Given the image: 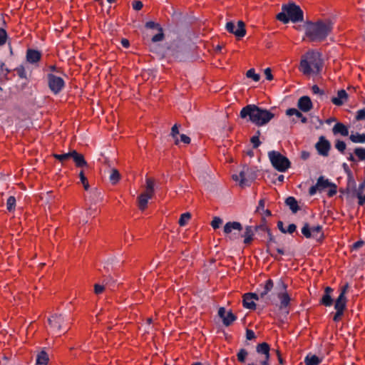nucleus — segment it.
Instances as JSON below:
<instances>
[{
	"label": "nucleus",
	"instance_id": "nucleus-1",
	"mask_svg": "<svg viewBox=\"0 0 365 365\" xmlns=\"http://www.w3.org/2000/svg\"><path fill=\"white\" fill-rule=\"evenodd\" d=\"M305 36L312 42L324 41L331 34L333 24L329 19L319 20L315 22L307 21L304 24Z\"/></svg>",
	"mask_w": 365,
	"mask_h": 365
},
{
	"label": "nucleus",
	"instance_id": "nucleus-2",
	"mask_svg": "<svg viewBox=\"0 0 365 365\" xmlns=\"http://www.w3.org/2000/svg\"><path fill=\"white\" fill-rule=\"evenodd\" d=\"M225 237L233 242H242L245 245H250L254 240V230L252 226H247L243 230L242 224L239 222H228L223 228Z\"/></svg>",
	"mask_w": 365,
	"mask_h": 365
},
{
	"label": "nucleus",
	"instance_id": "nucleus-3",
	"mask_svg": "<svg viewBox=\"0 0 365 365\" xmlns=\"http://www.w3.org/2000/svg\"><path fill=\"white\" fill-rule=\"evenodd\" d=\"M242 118H249V120L257 126H262L268 123L274 116V114L267 109H263L255 104H249L243 107L240 113Z\"/></svg>",
	"mask_w": 365,
	"mask_h": 365
},
{
	"label": "nucleus",
	"instance_id": "nucleus-4",
	"mask_svg": "<svg viewBox=\"0 0 365 365\" xmlns=\"http://www.w3.org/2000/svg\"><path fill=\"white\" fill-rule=\"evenodd\" d=\"M323 59L319 52L308 51L302 56L299 70L304 75L319 74L323 68Z\"/></svg>",
	"mask_w": 365,
	"mask_h": 365
},
{
	"label": "nucleus",
	"instance_id": "nucleus-5",
	"mask_svg": "<svg viewBox=\"0 0 365 365\" xmlns=\"http://www.w3.org/2000/svg\"><path fill=\"white\" fill-rule=\"evenodd\" d=\"M277 19L283 24L298 23L304 21V12L299 6L294 2H289L282 6V11L277 16Z\"/></svg>",
	"mask_w": 365,
	"mask_h": 365
},
{
	"label": "nucleus",
	"instance_id": "nucleus-6",
	"mask_svg": "<svg viewBox=\"0 0 365 365\" xmlns=\"http://www.w3.org/2000/svg\"><path fill=\"white\" fill-rule=\"evenodd\" d=\"M274 292L279 300V310L287 317L289 314V307L291 302V297L287 292V284L282 279H279L277 282Z\"/></svg>",
	"mask_w": 365,
	"mask_h": 365
},
{
	"label": "nucleus",
	"instance_id": "nucleus-7",
	"mask_svg": "<svg viewBox=\"0 0 365 365\" xmlns=\"http://www.w3.org/2000/svg\"><path fill=\"white\" fill-rule=\"evenodd\" d=\"M274 282L272 279H269L265 281L262 290L259 294L252 292H248L243 295L242 304L246 309L254 310L256 309L255 301L264 298L267 294L273 289Z\"/></svg>",
	"mask_w": 365,
	"mask_h": 365
},
{
	"label": "nucleus",
	"instance_id": "nucleus-8",
	"mask_svg": "<svg viewBox=\"0 0 365 365\" xmlns=\"http://www.w3.org/2000/svg\"><path fill=\"white\" fill-rule=\"evenodd\" d=\"M268 157L272 165L279 172H286L290 168L289 160L277 151H269Z\"/></svg>",
	"mask_w": 365,
	"mask_h": 365
},
{
	"label": "nucleus",
	"instance_id": "nucleus-9",
	"mask_svg": "<svg viewBox=\"0 0 365 365\" xmlns=\"http://www.w3.org/2000/svg\"><path fill=\"white\" fill-rule=\"evenodd\" d=\"M257 178V170L254 168L247 165L243 166L239 175H233L232 179L235 181L240 180L241 187L250 186Z\"/></svg>",
	"mask_w": 365,
	"mask_h": 365
},
{
	"label": "nucleus",
	"instance_id": "nucleus-10",
	"mask_svg": "<svg viewBox=\"0 0 365 365\" xmlns=\"http://www.w3.org/2000/svg\"><path fill=\"white\" fill-rule=\"evenodd\" d=\"M46 78L48 86L53 94L58 95L64 89L66 83L62 78L53 73H48Z\"/></svg>",
	"mask_w": 365,
	"mask_h": 365
},
{
	"label": "nucleus",
	"instance_id": "nucleus-11",
	"mask_svg": "<svg viewBox=\"0 0 365 365\" xmlns=\"http://www.w3.org/2000/svg\"><path fill=\"white\" fill-rule=\"evenodd\" d=\"M347 299L346 297L339 295L334 303V309L336 312L333 317V320L338 322L344 314V310L346 307Z\"/></svg>",
	"mask_w": 365,
	"mask_h": 365
},
{
	"label": "nucleus",
	"instance_id": "nucleus-12",
	"mask_svg": "<svg viewBox=\"0 0 365 365\" xmlns=\"http://www.w3.org/2000/svg\"><path fill=\"white\" fill-rule=\"evenodd\" d=\"M226 30L234 34L237 38L244 37L246 34L245 24L242 21L237 22V26L236 27L232 21H229L225 25Z\"/></svg>",
	"mask_w": 365,
	"mask_h": 365
},
{
	"label": "nucleus",
	"instance_id": "nucleus-13",
	"mask_svg": "<svg viewBox=\"0 0 365 365\" xmlns=\"http://www.w3.org/2000/svg\"><path fill=\"white\" fill-rule=\"evenodd\" d=\"M302 233L307 238L313 237L318 239L321 238L323 235L322 227L321 225L310 227L308 223H305L302 228Z\"/></svg>",
	"mask_w": 365,
	"mask_h": 365
},
{
	"label": "nucleus",
	"instance_id": "nucleus-14",
	"mask_svg": "<svg viewBox=\"0 0 365 365\" xmlns=\"http://www.w3.org/2000/svg\"><path fill=\"white\" fill-rule=\"evenodd\" d=\"M65 322L64 317L62 314H53L48 319V323L52 331L56 334H60Z\"/></svg>",
	"mask_w": 365,
	"mask_h": 365
},
{
	"label": "nucleus",
	"instance_id": "nucleus-15",
	"mask_svg": "<svg viewBox=\"0 0 365 365\" xmlns=\"http://www.w3.org/2000/svg\"><path fill=\"white\" fill-rule=\"evenodd\" d=\"M315 148L319 155L327 157L329 155L331 149V143L324 136H320Z\"/></svg>",
	"mask_w": 365,
	"mask_h": 365
},
{
	"label": "nucleus",
	"instance_id": "nucleus-16",
	"mask_svg": "<svg viewBox=\"0 0 365 365\" xmlns=\"http://www.w3.org/2000/svg\"><path fill=\"white\" fill-rule=\"evenodd\" d=\"M218 316L222 319V323L225 327L231 325L237 319V317L231 310L227 312L223 307L219 308Z\"/></svg>",
	"mask_w": 365,
	"mask_h": 365
},
{
	"label": "nucleus",
	"instance_id": "nucleus-17",
	"mask_svg": "<svg viewBox=\"0 0 365 365\" xmlns=\"http://www.w3.org/2000/svg\"><path fill=\"white\" fill-rule=\"evenodd\" d=\"M297 106L302 111L308 112L312 108L313 104L309 96H304L299 98Z\"/></svg>",
	"mask_w": 365,
	"mask_h": 365
},
{
	"label": "nucleus",
	"instance_id": "nucleus-18",
	"mask_svg": "<svg viewBox=\"0 0 365 365\" xmlns=\"http://www.w3.org/2000/svg\"><path fill=\"white\" fill-rule=\"evenodd\" d=\"M349 96L346 91L344 89L339 90L337 92V96L331 98V103L337 106H342L347 100Z\"/></svg>",
	"mask_w": 365,
	"mask_h": 365
},
{
	"label": "nucleus",
	"instance_id": "nucleus-19",
	"mask_svg": "<svg viewBox=\"0 0 365 365\" xmlns=\"http://www.w3.org/2000/svg\"><path fill=\"white\" fill-rule=\"evenodd\" d=\"M26 57L29 63H36L41 60V53L38 50L29 48Z\"/></svg>",
	"mask_w": 365,
	"mask_h": 365
},
{
	"label": "nucleus",
	"instance_id": "nucleus-20",
	"mask_svg": "<svg viewBox=\"0 0 365 365\" xmlns=\"http://www.w3.org/2000/svg\"><path fill=\"white\" fill-rule=\"evenodd\" d=\"M71 154V158L73 159L76 167L83 168L88 166V163L82 154L78 153L76 150H72Z\"/></svg>",
	"mask_w": 365,
	"mask_h": 365
},
{
	"label": "nucleus",
	"instance_id": "nucleus-21",
	"mask_svg": "<svg viewBox=\"0 0 365 365\" xmlns=\"http://www.w3.org/2000/svg\"><path fill=\"white\" fill-rule=\"evenodd\" d=\"M333 289L329 287H327L324 289V294H323L321 300L320 304L325 307H330L333 304V299L331 296V293L332 292Z\"/></svg>",
	"mask_w": 365,
	"mask_h": 365
},
{
	"label": "nucleus",
	"instance_id": "nucleus-22",
	"mask_svg": "<svg viewBox=\"0 0 365 365\" xmlns=\"http://www.w3.org/2000/svg\"><path fill=\"white\" fill-rule=\"evenodd\" d=\"M153 197V195L143 192L140 194L138 197V208L143 211L146 209L148 200Z\"/></svg>",
	"mask_w": 365,
	"mask_h": 365
},
{
	"label": "nucleus",
	"instance_id": "nucleus-23",
	"mask_svg": "<svg viewBox=\"0 0 365 365\" xmlns=\"http://www.w3.org/2000/svg\"><path fill=\"white\" fill-rule=\"evenodd\" d=\"M332 133L334 135L340 134L342 136L349 135V128L342 123H336L332 128Z\"/></svg>",
	"mask_w": 365,
	"mask_h": 365
},
{
	"label": "nucleus",
	"instance_id": "nucleus-24",
	"mask_svg": "<svg viewBox=\"0 0 365 365\" xmlns=\"http://www.w3.org/2000/svg\"><path fill=\"white\" fill-rule=\"evenodd\" d=\"M322 361V358L312 354H308L304 358V364L306 365H319Z\"/></svg>",
	"mask_w": 365,
	"mask_h": 365
},
{
	"label": "nucleus",
	"instance_id": "nucleus-25",
	"mask_svg": "<svg viewBox=\"0 0 365 365\" xmlns=\"http://www.w3.org/2000/svg\"><path fill=\"white\" fill-rule=\"evenodd\" d=\"M285 204L289 207L293 213L297 212L299 210L297 201L294 197H288L285 200Z\"/></svg>",
	"mask_w": 365,
	"mask_h": 365
},
{
	"label": "nucleus",
	"instance_id": "nucleus-26",
	"mask_svg": "<svg viewBox=\"0 0 365 365\" xmlns=\"http://www.w3.org/2000/svg\"><path fill=\"white\" fill-rule=\"evenodd\" d=\"M254 232H255L256 234L261 236H267L271 239V234L270 231L268 229V227L264 225H260L259 226H256L255 227H253Z\"/></svg>",
	"mask_w": 365,
	"mask_h": 365
},
{
	"label": "nucleus",
	"instance_id": "nucleus-27",
	"mask_svg": "<svg viewBox=\"0 0 365 365\" xmlns=\"http://www.w3.org/2000/svg\"><path fill=\"white\" fill-rule=\"evenodd\" d=\"M48 356L47 353L42 350L36 356V365H47Z\"/></svg>",
	"mask_w": 365,
	"mask_h": 365
},
{
	"label": "nucleus",
	"instance_id": "nucleus-28",
	"mask_svg": "<svg viewBox=\"0 0 365 365\" xmlns=\"http://www.w3.org/2000/svg\"><path fill=\"white\" fill-rule=\"evenodd\" d=\"M256 351L259 354H264V356H270V347L267 342H262L261 344H259L256 347Z\"/></svg>",
	"mask_w": 365,
	"mask_h": 365
},
{
	"label": "nucleus",
	"instance_id": "nucleus-29",
	"mask_svg": "<svg viewBox=\"0 0 365 365\" xmlns=\"http://www.w3.org/2000/svg\"><path fill=\"white\" fill-rule=\"evenodd\" d=\"M317 185L319 187V190L321 191L327 187H329L332 185V182H329L328 179H325L324 176H320L317 181Z\"/></svg>",
	"mask_w": 365,
	"mask_h": 365
},
{
	"label": "nucleus",
	"instance_id": "nucleus-30",
	"mask_svg": "<svg viewBox=\"0 0 365 365\" xmlns=\"http://www.w3.org/2000/svg\"><path fill=\"white\" fill-rule=\"evenodd\" d=\"M349 139L354 143H365V133H351L349 135Z\"/></svg>",
	"mask_w": 365,
	"mask_h": 365
},
{
	"label": "nucleus",
	"instance_id": "nucleus-31",
	"mask_svg": "<svg viewBox=\"0 0 365 365\" xmlns=\"http://www.w3.org/2000/svg\"><path fill=\"white\" fill-rule=\"evenodd\" d=\"M145 182H146V186H145L146 190H145V192L148 193V194H150V195L153 196L154 192H155V188H154L155 182H154V180L152 179V178H145Z\"/></svg>",
	"mask_w": 365,
	"mask_h": 365
},
{
	"label": "nucleus",
	"instance_id": "nucleus-32",
	"mask_svg": "<svg viewBox=\"0 0 365 365\" xmlns=\"http://www.w3.org/2000/svg\"><path fill=\"white\" fill-rule=\"evenodd\" d=\"M180 125H178V124H175L172 128H171V131H170V136L175 140V144L176 145H179L180 144V140L178 138V135L179 134V128H180Z\"/></svg>",
	"mask_w": 365,
	"mask_h": 365
},
{
	"label": "nucleus",
	"instance_id": "nucleus-33",
	"mask_svg": "<svg viewBox=\"0 0 365 365\" xmlns=\"http://www.w3.org/2000/svg\"><path fill=\"white\" fill-rule=\"evenodd\" d=\"M120 179V175L118 170L116 169H111L110 175H109V180L110 182L113 185L116 184L119 180Z\"/></svg>",
	"mask_w": 365,
	"mask_h": 365
},
{
	"label": "nucleus",
	"instance_id": "nucleus-34",
	"mask_svg": "<svg viewBox=\"0 0 365 365\" xmlns=\"http://www.w3.org/2000/svg\"><path fill=\"white\" fill-rule=\"evenodd\" d=\"M334 146H335V148L341 154H343V155L346 154V152H345L346 151V145L345 142H344L343 140H336Z\"/></svg>",
	"mask_w": 365,
	"mask_h": 365
},
{
	"label": "nucleus",
	"instance_id": "nucleus-35",
	"mask_svg": "<svg viewBox=\"0 0 365 365\" xmlns=\"http://www.w3.org/2000/svg\"><path fill=\"white\" fill-rule=\"evenodd\" d=\"M191 219V214L190 212H185L182 214L178 220V223L180 226L184 227L185 226L188 221Z\"/></svg>",
	"mask_w": 365,
	"mask_h": 365
},
{
	"label": "nucleus",
	"instance_id": "nucleus-36",
	"mask_svg": "<svg viewBox=\"0 0 365 365\" xmlns=\"http://www.w3.org/2000/svg\"><path fill=\"white\" fill-rule=\"evenodd\" d=\"M354 153L358 158V160L359 161L365 160V148H361V147L356 148L354 150Z\"/></svg>",
	"mask_w": 365,
	"mask_h": 365
},
{
	"label": "nucleus",
	"instance_id": "nucleus-37",
	"mask_svg": "<svg viewBox=\"0 0 365 365\" xmlns=\"http://www.w3.org/2000/svg\"><path fill=\"white\" fill-rule=\"evenodd\" d=\"M72 155L71 151L63 153V154H53L54 158L59 160L61 163H64L65 161L71 159V156Z\"/></svg>",
	"mask_w": 365,
	"mask_h": 365
},
{
	"label": "nucleus",
	"instance_id": "nucleus-38",
	"mask_svg": "<svg viewBox=\"0 0 365 365\" xmlns=\"http://www.w3.org/2000/svg\"><path fill=\"white\" fill-rule=\"evenodd\" d=\"M247 78H252L254 81L258 82L260 80V75L255 73L254 68L249 69L246 73Z\"/></svg>",
	"mask_w": 365,
	"mask_h": 365
},
{
	"label": "nucleus",
	"instance_id": "nucleus-39",
	"mask_svg": "<svg viewBox=\"0 0 365 365\" xmlns=\"http://www.w3.org/2000/svg\"><path fill=\"white\" fill-rule=\"evenodd\" d=\"M16 198L14 196H10L6 201V209L11 212L15 209Z\"/></svg>",
	"mask_w": 365,
	"mask_h": 365
},
{
	"label": "nucleus",
	"instance_id": "nucleus-40",
	"mask_svg": "<svg viewBox=\"0 0 365 365\" xmlns=\"http://www.w3.org/2000/svg\"><path fill=\"white\" fill-rule=\"evenodd\" d=\"M158 33L155 35H154L152 38H151V41L153 43H156V42H159V41H161L164 39L165 38V35H164V33H163V28L162 29H160L159 30H158Z\"/></svg>",
	"mask_w": 365,
	"mask_h": 365
},
{
	"label": "nucleus",
	"instance_id": "nucleus-41",
	"mask_svg": "<svg viewBox=\"0 0 365 365\" xmlns=\"http://www.w3.org/2000/svg\"><path fill=\"white\" fill-rule=\"evenodd\" d=\"M14 70L16 71L17 75L20 78L27 79L26 72L23 65H20L19 66L16 67Z\"/></svg>",
	"mask_w": 365,
	"mask_h": 365
},
{
	"label": "nucleus",
	"instance_id": "nucleus-42",
	"mask_svg": "<svg viewBox=\"0 0 365 365\" xmlns=\"http://www.w3.org/2000/svg\"><path fill=\"white\" fill-rule=\"evenodd\" d=\"M8 35L6 31L0 28V46L4 45L6 43Z\"/></svg>",
	"mask_w": 365,
	"mask_h": 365
},
{
	"label": "nucleus",
	"instance_id": "nucleus-43",
	"mask_svg": "<svg viewBox=\"0 0 365 365\" xmlns=\"http://www.w3.org/2000/svg\"><path fill=\"white\" fill-rule=\"evenodd\" d=\"M79 178H80V180H81V183L83 184V187L86 190H88L89 189V184H88V180L86 178V177L84 175V173L83 170H81L79 173Z\"/></svg>",
	"mask_w": 365,
	"mask_h": 365
},
{
	"label": "nucleus",
	"instance_id": "nucleus-44",
	"mask_svg": "<svg viewBox=\"0 0 365 365\" xmlns=\"http://www.w3.org/2000/svg\"><path fill=\"white\" fill-rule=\"evenodd\" d=\"M286 114L289 116L295 115L297 118L302 117V113L294 108L287 109L286 110Z\"/></svg>",
	"mask_w": 365,
	"mask_h": 365
},
{
	"label": "nucleus",
	"instance_id": "nucleus-45",
	"mask_svg": "<svg viewBox=\"0 0 365 365\" xmlns=\"http://www.w3.org/2000/svg\"><path fill=\"white\" fill-rule=\"evenodd\" d=\"M248 353L245 349H241L237 353V359L240 362L243 363L245 361Z\"/></svg>",
	"mask_w": 365,
	"mask_h": 365
},
{
	"label": "nucleus",
	"instance_id": "nucleus-46",
	"mask_svg": "<svg viewBox=\"0 0 365 365\" xmlns=\"http://www.w3.org/2000/svg\"><path fill=\"white\" fill-rule=\"evenodd\" d=\"M145 26V28L150 29L159 30L160 29H162L161 26L159 24L155 23L152 21L146 22Z\"/></svg>",
	"mask_w": 365,
	"mask_h": 365
},
{
	"label": "nucleus",
	"instance_id": "nucleus-47",
	"mask_svg": "<svg viewBox=\"0 0 365 365\" xmlns=\"http://www.w3.org/2000/svg\"><path fill=\"white\" fill-rule=\"evenodd\" d=\"M222 223V220L220 217H214L212 221L211 222V226L213 229L216 230L220 227Z\"/></svg>",
	"mask_w": 365,
	"mask_h": 365
},
{
	"label": "nucleus",
	"instance_id": "nucleus-48",
	"mask_svg": "<svg viewBox=\"0 0 365 365\" xmlns=\"http://www.w3.org/2000/svg\"><path fill=\"white\" fill-rule=\"evenodd\" d=\"M342 168L344 170V172L347 174L348 177L351 179L352 180V184L353 185H355V181H354V179L353 178V175H352V173L351 171V170L349 169V165L346 163H344L342 164Z\"/></svg>",
	"mask_w": 365,
	"mask_h": 365
},
{
	"label": "nucleus",
	"instance_id": "nucleus-49",
	"mask_svg": "<svg viewBox=\"0 0 365 365\" xmlns=\"http://www.w3.org/2000/svg\"><path fill=\"white\" fill-rule=\"evenodd\" d=\"M355 119L358 121L365 120V108L357 110Z\"/></svg>",
	"mask_w": 365,
	"mask_h": 365
},
{
	"label": "nucleus",
	"instance_id": "nucleus-50",
	"mask_svg": "<svg viewBox=\"0 0 365 365\" xmlns=\"http://www.w3.org/2000/svg\"><path fill=\"white\" fill-rule=\"evenodd\" d=\"M254 148H257L261 145V141L258 136H252L250 139Z\"/></svg>",
	"mask_w": 365,
	"mask_h": 365
},
{
	"label": "nucleus",
	"instance_id": "nucleus-51",
	"mask_svg": "<svg viewBox=\"0 0 365 365\" xmlns=\"http://www.w3.org/2000/svg\"><path fill=\"white\" fill-rule=\"evenodd\" d=\"M312 91L314 94H319L320 96L324 95V91L320 89L317 85H314L312 87Z\"/></svg>",
	"mask_w": 365,
	"mask_h": 365
},
{
	"label": "nucleus",
	"instance_id": "nucleus-52",
	"mask_svg": "<svg viewBox=\"0 0 365 365\" xmlns=\"http://www.w3.org/2000/svg\"><path fill=\"white\" fill-rule=\"evenodd\" d=\"M180 138L179 139L180 142H182L185 144H190V142H191V139L189 136L185 135V134H181L180 135Z\"/></svg>",
	"mask_w": 365,
	"mask_h": 365
},
{
	"label": "nucleus",
	"instance_id": "nucleus-53",
	"mask_svg": "<svg viewBox=\"0 0 365 365\" xmlns=\"http://www.w3.org/2000/svg\"><path fill=\"white\" fill-rule=\"evenodd\" d=\"M143 6V3L140 1H135L133 2V9L135 11L140 10Z\"/></svg>",
	"mask_w": 365,
	"mask_h": 365
},
{
	"label": "nucleus",
	"instance_id": "nucleus-54",
	"mask_svg": "<svg viewBox=\"0 0 365 365\" xmlns=\"http://www.w3.org/2000/svg\"><path fill=\"white\" fill-rule=\"evenodd\" d=\"M356 197L359 200V201H358L359 205H361V206L364 205H365V194L361 195V193H357Z\"/></svg>",
	"mask_w": 365,
	"mask_h": 365
},
{
	"label": "nucleus",
	"instance_id": "nucleus-55",
	"mask_svg": "<svg viewBox=\"0 0 365 365\" xmlns=\"http://www.w3.org/2000/svg\"><path fill=\"white\" fill-rule=\"evenodd\" d=\"M246 338L247 340H252L255 338V332L251 329L246 330Z\"/></svg>",
	"mask_w": 365,
	"mask_h": 365
},
{
	"label": "nucleus",
	"instance_id": "nucleus-56",
	"mask_svg": "<svg viewBox=\"0 0 365 365\" xmlns=\"http://www.w3.org/2000/svg\"><path fill=\"white\" fill-rule=\"evenodd\" d=\"M365 191V180L359 184L358 189L356 190V195L357 193H361V195L364 194Z\"/></svg>",
	"mask_w": 365,
	"mask_h": 365
},
{
	"label": "nucleus",
	"instance_id": "nucleus-57",
	"mask_svg": "<svg viewBox=\"0 0 365 365\" xmlns=\"http://www.w3.org/2000/svg\"><path fill=\"white\" fill-rule=\"evenodd\" d=\"M104 290V287L103 285L96 284L94 286V292L96 294H101Z\"/></svg>",
	"mask_w": 365,
	"mask_h": 365
},
{
	"label": "nucleus",
	"instance_id": "nucleus-58",
	"mask_svg": "<svg viewBox=\"0 0 365 365\" xmlns=\"http://www.w3.org/2000/svg\"><path fill=\"white\" fill-rule=\"evenodd\" d=\"M364 241L362 240H359L357 242H355L354 243H353L351 245V249L352 250H358L359 248H361L362 247V245H364Z\"/></svg>",
	"mask_w": 365,
	"mask_h": 365
},
{
	"label": "nucleus",
	"instance_id": "nucleus-59",
	"mask_svg": "<svg viewBox=\"0 0 365 365\" xmlns=\"http://www.w3.org/2000/svg\"><path fill=\"white\" fill-rule=\"evenodd\" d=\"M264 74L266 76V78L268 81H272L273 79V75L272 74L271 68H267L264 69Z\"/></svg>",
	"mask_w": 365,
	"mask_h": 365
},
{
	"label": "nucleus",
	"instance_id": "nucleus-60",
	"mask_svg": "<svg viewBox=\"0 0 365 365\" xmlns=\"http://www.w3.org/2000/svg\"><path fill=\"white\" fill-rule=\"evenodd\" d=\"M329 187H331V189L329 190L328 195L331 197L336 193V185L332 182V185Z\"/></svg>",
	"mask_w": 365,
	"mask_h": 365
},
{
	"label": "nucleus",
	"instance_id": "nucleus-61",
	"mask_svg": "<svg viewBox=\"0 0 365 365\" xmlns=\"http://www.w3.org/2000/svg\"><path fill=\"white\" fill-rule=\"evenodd\" d=\"M9 80V77L6 76V73L0 71V84L5 83Z\"/></svg>",
	"mask_w": 365,
	"mask_h": 365
},
{
	"label": "nucleus",
	"instance_id": "nucleus-62",
	"mask_svg": "<svg viewBox=\"0 0 365 365\" xmlns=\"http://www.w3.org/2000/svg\"><path fill=\"white\" fill-rule=\"evenodd\" d=\"M348 289H349V284L346 283L341 287L339 295H342V297H346V293Z\"/></svg>",
	"mask_w": 365,
	"mask_h": 365
},
{
	"label": "nucleus",
	"instance_id": "nucleus-63",
	"mask_svg": "<svg viewBox=\"0 0 365 365\" xmlns=\"http://www.w3.org/2000/svg\"><path fill=\"white\" fill-rule=\"evenodd\" d=\"M317 190H319V187H317V184L310 187L309 189V194L311 195V196H313L314 195Z\"/></svg>",
	"mask_w": 365,
	"mask_h": 365
},
{
	"label": "nucleus",
	"instance_id": "nucleus-64",
	"mask_svg": "<svg viewBox=\"0 0 365 365\" xmlns=\"http://www.w3.org/2000/svg\"><path fill=\"white\" fill-rule=\"evenodd\" d=\"M297 229V226L294 224H289L287 229H285L286 233L292 234Z\"/></svg>",
	"mask_w": 365,
	"mask_h": 365
}]
</instances>
